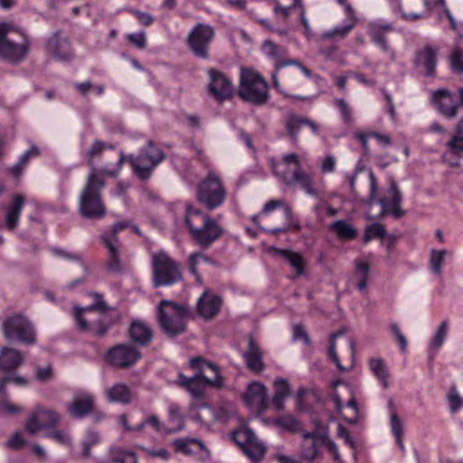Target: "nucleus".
Masks as SVG:
<instances>
[{"instance_id": "nucleus-13", "label": "nucleus", "mask_w": 463, "mask_h": 463, "mask_svg": "<svg viewBox=\"0 0 463 463\" xmlns=\"http://www.w3.org/2000/svg\"><path fill=\"white\" fill-rule=\"evenodd\" d=\"M2 327L5 337L9 341L16 340L26 345L35 342L33 326L26 317L21 315L7 317Z\"/></svg>"}, {"instance_id": "nucleus-35", "label": "nucleus", "mask_w": 463, "mask_h": 463, "mask_svg": "<svg viewBox=\"0 0 463 463\" xmlns=\"http://www.w3.org/2000/svg\"><path fill=\"white\" fill-rule=\"evenodd\" d=\"M102 463H138L137 455L132 449L113 447L109 450V457Z\"/></svg>"}, {"instance_id": "nucleus-30", "label": "nucleus", "mask_w": 463, "mask_h": 463, "mask_svg": "<svg viewBox=\"0 0 463 463\" xmlns=\"http://www.w3.org/2000/svg\"><path fill=\"white\" fill-rule=\"evenodd\" d=\"M129 336L132 342L141 346L147 345L153 337L151 327L143 321H133L129 326Z\"/></svg>"}, {"instance_id": "nucleus-50", "label": "nucleus", "mask_w": 463, "mask_h": 463, "mask_svg": "<svg viewBox=\"0 0 463 463\" xmlns=\"http://www.w3.org/2000/svg\"><path fill=\"white\" fill-rule=\"evenodd\" d=\"M385 236L386 231L384 226L379 222H373L366 227L364 241L368 242L373 238L383 239Z\"/></svg>"}, {"instance_id": "nucleus-58", "label": "nucleus", "mask_w": 463, "mask_h": 463, "mask_svg": "<svg viewBox=\"0 0 463 463\" xmlns=\"http://www.w3.org/2000/svg\"><path fill=\"white\" fill-rule=\"evenodd\" d=\"M45 436L52 439L57 443L61 445H71V438L68 433L61 430H55L54 429H51L46 431Z\"/></svg>"}, {"instance_id": "nucleus-9", "label": "nucleus", "mask_w": 463, "mask_h": 463, "mask_svg": "<svg viewBox=\"0 0 463 463\" xmlns=\"http://www.w3.org/2000/svg\"><path fill=\"white\" fill-rule=\"evenodd\" d=\"M187 316V308L173 301L162 300L157 307L159 325L169 336H175L185 331Z\"/></svg>"}, {"instance_id": "nucleus-2", "label": "nucleus", "mask_w": 463, "mask_h": 463, "mask_svg": "<svg viewBox=\"0 0 463 463\" xmlns=\"http://www.w3.org/2000/svg\"><path fill=\"white\" fill-rule=\"evenodd\" d=\"M190 367L195 370L196 373L192 377L179 373L177 384L184 387L194 399H203L207 385L222 386V379L214 364L196 356L190 360Z\"/></svg>"}, {"instance_id": "nucleus-12", "label": "nucleus", "mask_w": 463, "mask_h": 463, "mask_svg": "<svg viewBox=\"0 0 463 463\" xmlns=\"http://www.w3.org/2000/svg\"><path fill=\"white\" fill-rule=\"evenodd\" d=\"M152 262L155 287L170 286L181 279L179 264L165 250L154 253Z\"/></svg>"}, {"instance_id": "nucleus-14", "label": "nucleus", "mask_w": 463, "mask_h": 463, "mask_svg": "<svg viewBox=\"0 0 463 463\" xmlns=\"http://www.w3.org/2000/svg\"><path fill=\"white\" fill-rule=\"evenodd\" d=\"M431 5L429 0H390V5L394 13H398L405 21H415L423 17V14L417 10L423 7L426 11L435 10L439 16L443 11L440 5Z\"/></svg>"}, {"instance_id": "nucleus-59", "label": "nucleus", "mask_w": 463, "mask_h": 463, "mask_svg": "<svg viewBox=\"0 0 463 463\" xmlns=\"http://www.w3.org/2000/svg\"><path fill=\"white\" fill-rule=\"evenodd\" d=\"M436 5H440L442 7L443 14L448 17L449 20L451 27L457 31L458 36L463 39V23L460 24L458 26L456 24V21L452 14H450L449 10L448 9L445 0H436Z\"/></svg>"}, {"instance_id": "nucleus-16", "label": "nucleus", "mask_w": 463, "mask_h": 463, "mask_svg": "<svg viewBox=\"0 0 463 463\" xmlns=\"http://www.w3.org/2000/svg\"><path fill=\"white\" fill-rule=\"evenodd\" d=\"M232 439L251 461L259 462L264 458L266 448L252 430L249 428L236 430L232 433Z\"/></svg>"}, {"instance_id": "nucleus-41", "label": "nucleus", "mask_w": 463, "mask_h": 463, "mask_svg": "<svg viewBox=\"0 0 463 463\" xmlns=\"http://www.w3.org/2000/svg\"><path fill=\"white\" fill-rule=\"evenodd\" d=\"M176 451L185 455H193L204 449L203 443L197 439L181 438L173 442Z\"/></svg>"}, {"instance_id": "nucleus-4", "label": "nucleus", "mask_w": 463, "mask_h": 463, "mask_svg": "<svg viewBox=\"0 0 463 463\" xmlns=\"http://www.w3.org/2000/svg\"><path fill=\"white\" fill-rule=\"evenodd\" d=\"M31 39L26 31L14 23H0V58L17 64L28 55Z\"/></svg>"}, {"instance_id": "nucleus-31", "label": "nucleus", "mask_w": 463, "mask_h": 463, "mask_svg": "<svg viewBox=\"0 0 463 463\" xmlns=\"http://www.w3.org/2000/svg\"><path fill=\"white\" fill-rule=\"evenodd\" d=\"M449 333V322L448 320H443L434 336L431 338L429 345V354H428V363L430 367L432 366V363L434 361V358L438 353V351L440 349V347L443 345L444 342L447 339Z\"/></svg>"}, {"instance_id": "nucleus-15", "label": "nucleus", "mask_w": 463, "mask_h": 463, "mask_svg": "<svg viewBox=\"0 0 463 463\" xmlns=\"http://www.w3.org/2000/svg\"><path fill=\"white\" fill-rule=\"evenodd\" d=\"M128 226V222H118L112 227V230L101 236L103 245L108 249L107 269L112 273H121L125 267L120 259V243L117 236L118 232Z\"/></svg>"}, {"instance_id": "nucleus-42", "label": "nucleus", "mask_w": 463, "mask_h": 463, "mask_svg": "<svg viewBox=\"0 0 463 463\" xmlns=\"http://www.w3.org/2000/svg\"><path fill=\"white\" fill-rule=\"evenodd\" d=\"M329 229L334 232L340 240H353L357 235V230L345 220H337L332 222Z\"/></svg>"}, {"instance_id": "nucleus-21", "label": "nucleus", "mask_w": 463, "mask_h": 463, "mask_svg": "<svg viewBox=\"0 0 463 463\" xmlns=\"http://www.w3.org/2000/svg\"><path fill=\"white\" fill-rule=\"evenodd\" d=\"M46 52L61 61H68L73 58L71 44L66 37L61 35L60 31L54 32L45 43Z\"/></svg>"}, {"instance_id": "nucleus-20", "label": "nucleus", "mask_w": 463, "mask_h": 463, "mask_svg": "<svg viewBox=\"0 0 463 463\" xmlns=\"http://www.w3.org/2000/svg\"><path fill=\"white\" fill-rule=\"evenodd\" d=\"M210 82L208 84L209 92L219 101L230 99L234 88L232 80L222 71L210 69L208 71Z\"/></svg>"}, {"instance_id": "nucleus-25", "label": "nucleus", "mask_w": 463, "mask_h": 463, "mask_svg": "<svg viewBox=\"0 0 463 463\" xmlns=\"http://www.w3.org/2000/svg\"><path fill=\"white\" fill-rule=\"evenodd\" d=\"M347 10L348 15H346V19L342 24H336L333 28L322 33L321 38L323 40L340 41L347 37L358 22L354 10L349 7Z\"/></svg>"}, {"instance_id": "nucleus-46", "label": "nucleus", "mask_w": 463, "mask_h": 463, "mask_svg": "<svg viewBox=\"0 0 463 463\" xmlns=\"http://www.w3.org/2000/svg\"><path fill=\"white\" fill-rule=\"evenodd\" d=\"M447 250H430V269L432 273L440 275L442 272V265L446 256L449 254Z\"/></svg>"}, {"instance_id": "nucleus-39", "label": "nucleus", "mask_w": 463, "mask_h": 463, "mask_svg": "<svg viewBox=\"0 0 463 463\" xmlns=\"http://www.w3.org/2000/svg\"><path fill=\"white\" fill-rule=\"evenodd\" d=\"M269 250L285 259L290 264L291 268L295 269L297 276L304 274V260L299 253L275 247L270 248Z\"/></svg>"}, {"instance_id": "nucleus-11", "label": "nucleus", "mask_w": 463, "mask_h": 463, "mask_svg": "<svg viewBox=\"0 0 463 463\" xmlns=\"http://www.w3.org/2000/svg\"><path fill=\"white\" fill-rule=\"evenodd\" d=\"M226 197V188L221 178L213 172L208 173L198 184L197 200L209 211L222 206Z\"/></svg>"}, {"instance_id": "nucleus-34", "label": "nucleus", "mask_w": 463, "mask_h": 463, "mask_svg": "<svg viewBox=\"0 0 463 463\" xmlns=\"http://www.w3.org/2000/svg\"><path fill=\"white\" fill-rule=\"evenodd\" d=\"M247 366L254 372H260L264 369L262 361V353L259 345H257L252 338L249 341V348L243 354Z\"/></svg>"}, {"instance_id": "nucleus-38", "label": "nucleus", "mask_w": 463, "mask_h": 463, "mask_svg": "<svg viewBox=\"0 0 463 463\" xmlns=\"http://www.w3.org/2000/svg\"><path fill=\"white\" fill-rule=\"evenodd\" d=\"M261 52L267 59L274 62L275 68H277L279 63L285 62L287 61L283 59L287 52L286 49L270 40H265L262 43Z\"/></svg>"}, {"instance_id": "nucleus-52", "label": "nucleus", "mask_w": 463, "mask_h": 463, "mask_svg": "<svg viewBox=\"0 0 463 463\" xmlns=\"http://www.w3.org/2000/svg\"><path fill=\"white\" fill-rule=\"evenodd\" d=\"M100 441V437L94 430H88L82 441V454L86 457L90 455L91 448Z\"/></svg>"}, {"instance_id": "nucleus-63", "label": "nucleus", "mask_w": 463, "mask_h": 463, "mask_svg": "<svg viewBox=\"0 0 463 463\" xmlns=\"http://www.w3.org/2000/svg\"><path fill=\"white\" fill-rule=\"evenodd\" d=\"M128 39L137 48L144 49L146 46V33L144 32L129 33Z\"/></svg>"}, {"instance_id": "nucleus-22", "label": "nucleus", "mask_w": 463, "mask_h": 463, "mask_svg": "<svg viewBox=\"0 0 463 463\" xmlns=\"http://www.w3.org/2000/svg\"><path fill=\"white\" fill-rule=\"evenodd\" d=\"M245 403L257 413L265 411L268 406L267 390L264 384L260 382L249 383L246 392L243 395Z\"/></svg>"}, {"instance_id": "nucleus-43", "label": "nucleus", "mask_w": 463, "mask_h": 463, "mask_svg": "<svg viewBox=\"0 0 463 463\" xmlns=\"http://www.w3.org/2000/svg\"><path fill=\"white\" fill-rule=\"evenodd\" d=\"M306 127L305 117L289 114L286 121V129L293 144H298L300 129Z\"/></svg>"}, {"instance_id": "nucleus-23", "label": "nucleus", "mask_w": 463, "mask_h": 463, "mask_svg": "<svg viewBox=\"0 0 463 463\" xmlns=\"http://www.w3.org/2000/svg\"><path fill=\"white\" fill-rule=\"evenodd\" d=\"M394 30L392 23L384 20H376L369 24V35L373 43L377 45L382 52L389 54L391 58L394 57L393 51L388 46L385 34Z\"/></svg>"}, {"instance_id": "nucleus-24", "label": "nucleus", "mask_w": 463, "mask_h": 463, "mask_svg": "<svg viewBox=\"0 0 463 463\" xmlns=\"http://www.w3.org/2000/svg\"><path fill=\"white\" fill-rule=\"evenodd\" d=\"M437 53L438 50L430 45H426L417 52L414 65L420 73L427 77L435 74Z\"/></svg>"}, {"instance_id": "nucleus-10", "label": "nucleus", "mask_w": 463, "mask_h": 463, "mask_svg": "<svg viewBox=\"0 0 463 463\" xmlns=\"http://www.w3.org/2000/svg\"><path fill=\"white\" fill-rule=\"evenodd\" d=\"M100 307L92 304L85 307H74V317L78 328L82 332H91L98 336H103L111 323L101 312Z\"/></svg>"}, {"instance_id": "nucleus-33", "label": "nucleus", "mask_w": 463, "mask_h": 463, "mask_svg": "<svg viewBox=\"0 0 463 463\" xmlns=\"http://www.w3.org/2000/svg\"><path fill=\"white\" fill-rule=\"evenodd\" d=\"M23 361L21 353L14 348L3 347L0 351V370L2 371L15 370Z\"/></svg>"}, {"instance_id": "nucleus-1", "label": "nucleus", "mask_w": 463, "mask_h": 463, "mask_svg": "<svg viewBox=\"0 0 463 463\" xmlns=\"http://www.w3.org/2000/svg\"><path fill=\"white\" fill-rule=\"evenodd\" d=\"M105 175L116 176L117 172H110L106 168L98 170L94 166L91 167L79 196V213L81 217L98 220L106 215V207L101 199Z\"/></svg>"}, {"instance_id": "nucleus-32", "label": "nucleus", "mask_w": 463, "mask_h": 463, "mask_svg": "<svg viewBox=\"0 0 463 463\" xmlns=\"http://www.w3.org/2000/svg\"><path fill=\"white\" fill-rule=\"evenodd\" d=\"M93 397L90 394L76 398L68 406L70 414L76 419H82L92 411Z\"/></svg>"}, {"instance_id": "nucleus-36", "label": "nucleus", "mask_w": 463, "mask_h": 463, "mask_svg": "<svg viewBox=\"0 0 463 463\" xmlns=\"http://www.w3.org/2000/svg\"><path fill=\"white\" fill-rule=\"evenodd\" d=\"M370 273V264L361 260H354V269L353 279L355 281L356 288L360 292H364L368 287Z\"/></svg>"}, {"instance_id": "nucleus-56", "label": "nucleus", "mask_w": 463, "mask_h": 463, "mask_svg": "<svg viewBox=\"0 0 463 463\" xmlns=\"http://www.w3.org/2000/svg\"><path fill=\"white\" fill-rule=\"evenodd\" d=\"M169 420L176 423L177 428L175 430H181L184 426V419L180 412V407L176 403H171L168 406Z\"/></svg>"}, {"instance_id": "nucleus-53", "label": "nucleus", "mask_w": 463, "mask_h": 463, "mask_svg": "<svg viewBox=\"0 0 463 463\" xmlns=\"http://www.w3.org/2000/svg\"><path fill=\"white\" fill-rule=\"evenodd\" d=\"M448 402L449 404V409L453 413L457 412L463 405V400L459 396L455 387H451L449 389L448 393Z\"/></svg>"}, {"instance_id": "nucleus-17", "label": "nucleus", "mask_w": 463, "mask_h": 463, "mask_svg": "<svg viewBox=\"0 0 463 463\" xmlns=\"http://www.w3.org/2000/svg\"><path fill=\"white\" fill-rule=\"evenodd\" d=\"M61 420L60 414L51 409L37 407L25 421V430L35 434L39 430L55 429Z\"/></svg>"}, {"instance_id": "nucleus-44", "label": "nucleus", "mask_w": 463, "mask_h": 463, "mask_svg": "<svg viewBox=\"0 0 463 463\" xmlns=\"http://www.w3.org/2000/svg\"><path fill=\"white\" fill-rule=\"evenodd\" d=\"M369 367L373 375L381 383L384 389L389 387L388 382V370L385 366L384 361L382 358H373L369 360Z\"/></svg>"}, {"instance_id": "nucleus-5", "label": "nucleus", "mask_w": 463, "mask_h": 463, "mask_svg": "<svg viewBox=\"0 0 463 463\" xmlns=\"http://www.w3.org/2000/svg\"><path fill=\"white\" fill-rule=\"evenodd\" d=\"M165 158V153L156 146L152 140H148L146 146L139 149L138 154H129L125 156L121 151L118 161V169L111 172H117L121 169L122 165L128 160L133 173L142 181L148 180L154 170Z\"/></svg>"}, {"instance_id": "nucleus-60", "label": "nucleus", "mask_w": 463, "mask_h": 463, "mask_svg": "<svg viewBox=\"0 0 463 463\" xmlns=\"http://www.w3.org/2000/svg\"><path fill=\"white\" fill-rule=\"evenodd\" d=\"M335 104L338 107L342 118L346 125H350L353 121L352 112L349 105L344 99H335Z\"/></svg>"}, {"instance_id": "nucleus-6", "label": "nucleus", "mask_w": 463, "mask_h": 463, "mask_svg": "<svg viewBox=\"0 0 463 463\" xmlns=\"http://www.w3.org/2000/svg\"><path fill=\"white\" fill-rule=\"evenodd\" d=\"M269 165L273 175L286 185L291 186L298 184L302 189H307L309 194H314L311 188V176L301 168V163L296 153H288L282 156L281 161L269 159Z\"/></svg>"}, {"instance_id": "nucleus-27", "label": "nucleus", "mask_w": 463, "mask_h": 463, "mask_svg": "<svg viewBox=\"0 0 463 463\" xmlns=\"http://www.w3.org/2000/svg\"><path fill=\"white\" fill-rule=\"evenodd\" d=\"M222 305V298L207 290L199 298L197 302L198 313L206 319L214 317L220 311Z\"/></svg>"}, {"instance_id": "nucleus-40", "label": "nucleus", "mask_w": 463, "mask_h": 463, "mask_svg": "<svg viewBox=\"0 0 463 463\" xmlns=\"http://www.w3.org/2000/svg\"><path fill=\"white\" fill-rule=\"evenodd\" d=\"M105 394L110 402L129 403L131 401L130 390L124 383H116L106 389Z\"/></svg>"}, {"instance_id": "nucleus-29", "label": "nucleus", "mask_w": 463, "mask_h": 463, "mask_svg": "<svg viewBox=\"0 0 463 463\" xmlns=\"http://www.w3.org/2000/svg\"><path fill=\"white\" fill-rule=\"evenodd\" d=\"M24 203V196L15 194L12 196L11 203L5 207V222L6 229L9 231L17 227Z\"/></svg>"}, {"instance_id": "nucleus-8", "label": "nucleus", "mask_w": 463, "mask_h": 463, "mask_svg": "<svg viewBox=\"0 0 463 463\" xmlns=\"http://www.w3.org/2000/svg\"><path fill=\"white\" fill-rule=\"evenodd\" d=\"M239 95L251 104L264 105L269 99L268 82L255 70L242 68L240 73Z\"/></svg>"}, {"instance_id": "nucleus-54", "label": "nucleus", "mask_w": 463, "mask_h": 463, "mask_svg": "<svg viewBox=\"0 0 463 463\" xmlns=\"http://www.w3.org/2000/svg\"><path fill=\"white\" fill-rule=\"evenodd\" d=\"M137 448L145 451L151 458H159L167 461L170 458L169 452L165 448L150 449L144 446H138Z\"/></svg>"}, {"instance_id": "nucleus-18", "label": "nucleus", "mask_w": 463, "mask_h": 463, "mask_svg": "<svg viewBox=\"0 0 463 463\" xmlns=\"http://www.w3.org/2000/svg\"><path fill=\"white\" fill-rule=\"evenodd\" d=\"M140 358L141 354L137 348L128 344L115 345L105 353V360L118 368L131 367Z\"/></svg>"}, {"instance_id": "nucleus-62", "label": "nucleus", "mask_w": 463, "mask_h": 463, "mask_svg": "<svg viewBox=\"0 0 463 463\" xmlns=\"http://www.w3.org/2000/svg\"><path fill=\"white\" fill-rule=\"evenodd\" d=\"M346 405L347 407L351 408L354 412V415L352 418L346 419V421L349 424H357L363 418V414L359 410L358 404L354 397H351Z\"/></svg>"}, {"instance_id": "nucleus-49", "label": "nucleus", "mask_w": 463, "mask_h": 463, "mask_svg": "<svg viewBox=\"0 0 463 463\" xmlns=\"http://www.w3.org/2000/svg\"><path fill=\"white\" fill-rule=\"evenodd\" d=\"M390 425H391L392 433L395 439V443L403 451L405 447H404V444L402 441V435H403L402 424L396 413L392 414Z\"/></svg>"}, {"instance_id": "nucleus-26", "label": "nucleus", "mask_w": 463, "mask_h": 463, "mask_svg": "<svg viewBox=\"0 0 463 463\" xmlns=\"http://www.w3.org/2000/svg\"><path fill=\"white\" fill-rule=\"evenodd\" d=\"M13 383L19 386H24L28 381L26 378L19 375L6 376L0 381V412L6 414H15L21 411L19 406L11 404L7 401L5 386L7 383Z\"/></svg>"}, {"instance_id": "nucleus-19", "label": "nucleus", "mask_w": 463, "mask_h": 463, "mask_svg": "<svg viewBox=\"0 0 463 463\" xmlns=\"http://www.w3.org/2000/svg\"><path fill=\"white\" fill-rule=\"evenodd\" d=\"M214 31L212 26L198 24L188 36V44L195 56L208 59L209 45L213 38Z\"/></svg>"}, {"instance_id": "nucleus-61", "label": "nucleus", "mask_w": 463, "mask_h": 463, "mask_svg": "<svg viewBox=\"0 0 463 463\" xmlns=\"http://www.w3.org/2000/svg\"><path fill=\"white\" fill-rule=\"evenodd\" d=\"M389 327L391 332L395 335L396 340L400 345L401 351L404 353L407 349V339L405 335L402 334L399 325L396 323H391Z\"/></svg>"}, {"instance_id": "nucleus-3", "label": "nucleus", "mask_w": 463, "mask_h": 463, "mask_svg": "<svg viewBox=\"0 0 463 463\" xmlns=\"http://www.w3.org/2000/svg\"><path fill=\"white\" fill-rule=\"evenodd\" d=\"M184 222L192 239L202 249L210 248L223 233L214 219L190 204L185 207Z\"/></svg>"}, {"instance_id": "nucleus-45", "label": "nucleus", "mask_w": 463, "mask_h": 463, "mask_svg": "<svg viewBox=\"0 0 463 463\" xmlns=\"http://www.w3.org/2000/svg\"><path fill=\"white\" fill-rule=\"evenodd\" d=\"M317 432L303 433V456L308 460H313L317 455Z\"/></svg>"}, {"instance_id": "nucleus-57", "label": "nucleus", "mask_w": 463, "mask_h": 463, "mask_svg": "<svg viewBox=\"0 0 463 463\" xmlns=\"http://www.w3.org/2000/svg\"><path fill=\"white\" fill-rule=\"evenodd\" d=\"M146 425H149L156 431L162 430V423L159 417L156 414H151L147 416L145 420H143L140 423L136 426L137 430H142Z\"/></svg>"}, {"instance_id": "nucleus-64", "label": "nucleus", "mask_w": 463, "mask_h": 463, "mask_svg": "<svg viewBox=\"0 0 463 463\" xmlns=\"http://www.w3.org/2000/svg\"><path fill=\"white\" fill-rule=\"evenodd\" d=\"M273 457L279 463H300L299 461L294 459L292 457L284 454L283 447L281 446L275 448Z\"/></svg>"}, {"instance_id": "nucleus-51", "label": "nucleus", "mask_w": 463, "mask_h": 463, "mask_svg": "<svg viewBox=\"0 0 463 463\" xmlns=\"http://www.w3.org/2000/svg\"><path fill=\"white\" fill-rule=\"evenodd\" d=\"M311 188L314 191V194H309L307 189H303L307 195L314 197L316 199V203L313 206V212L317 216H321L322 210L326 208V202L324 200V198L321 196L318 190L315 187L314 182L311 179Z\"/></svg>"}, {"instance_id": "nucleus-55", "label": "nucleus", "mask_w": 463, "mask_h": 463, "mask_svg": "<svg viewBox=\"0 0 463 463\" xmlns=\"http://www.w3.org/2000/svg\"><path fill=\"white\" fill-rule=\"evenodd\" d=\"M450 68L455 72L463 73V52L458 48L450 54Z\"/></svg>"}, {"instance_id": "nucleus-48", "label": "nucleus", "mask_w": 463, "mask_h": 463, "mask_svg": "<svg viewBox=\"0 0 463 463\" xmlns=\"http://www.w3.org/2000/svg\"><path fill=\"white\" fill-rule=\"evenodd\" d=\"M446 146L452 152H463V119L458 124L455 134L446 143Z\"/></svg>"}, {"instance_id": "nucleus-47", "label": "nucleus", "mask_w": 463, "mask_h": 463, "mask_svg": "<svg viewBox=\"0 0 463 463\" xmlns=\"http://www.w3.org/2000/svg\"><path fill=\"white\" fill-rule=\"evenodd\" d=\"M273 424L282 430L289 431L292 433L299 430V421L291 415H284L273 420Z\"/></svg>"}, {"instance_id": "nucleus-7", "label": "nucleus", "mask_w": 463, "mask_h": 463, "mask_svg": "<svg viewBox=\"0 0 463 463\" xmlns=\"http://www.w3.org/2000/svg\"><path fill=\"white\" fill-rule=\"evenodd\" d=\"M369 182L370 190L366 203L368 205L378 203L381 206V212L378 217L382 218L386 214H391L396 219L402 217L404 214V212L401 208L402 194L398 184L394 181H392L389 188L384 192L383 196L378 198L377 179L372 171L369 173Z\"/></svg>"}, {"instance_id": "nucleus-37", "label": "nucleus", "mask_w": 463, "mask_h": 463, "mask_svg": "<svg viewBox=\"0 0 463 463\" xmlns=\"http://www.w3.org/2000/svg\"><path fill=\"white\" fill-rule=\"evenodd\" d=\"M203 263L213 265L214 264V260L211 257L203 254L201 251H194L188 256L186 261L189 271L194 277L196 282L199 285L203 284V279L199 274L197 268L199 265Z\"/></svg>"}, {"instance_id": "nucleus-28", "label": "nucleus", "mask_w": 463, "mask_h": 463, "mask_svg": "<svg viewBox=\"0 0 463 463\" xmlns=\"http://www.w3.org/2000/svg\"><path fill=\"white\" fill-rule=\"evenodd\" d=\"M431 101L445 117L453 118L456 116L458 104L449 90H438L434 91L431 95Z\"/></svg>"}]
</instances>
